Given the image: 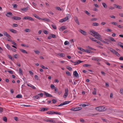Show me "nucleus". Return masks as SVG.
<instances>
[{"instance_id":"nucleus-36","label":"nucleus","mask_w":123,"mask_h":123,"mask_svg":"<svg viewBox=\"0 0 123 123\" xmlns=\"http://www.w3.org/2000/svg\"><path fill=\"white\" fill-rule=\"evenodd\" d=\"M42 20L45 21H47V22H49L50 21L49 20L48 18H42Z\"/></svg>"},{"instance_id":"nucleus-26","label":"nucleus","mask_w":123,"mask_h":123,"mask_svg":"<svg viewBox=\"0 0 123 123\" xmlns=\"http://www.w3.org/2000/svg\"><path fill=\"white\" fill-rule=\"evenodd\" d=\"M7 48L9 50H11L12 49L10 46L8 44H7L6 46Z\"/></svg>"},{"instance_id":"nucleus-58","label":"nucleus","mask_w":123,"mask_h":123,"mask_svg":"<svg viewBox=\"0 0 123 123\" xmlns=\"http://www.w3.org/2000/svg\"><path fill=\"white\" fill-rule=\"evenodd\" d=\"M18 26V25L16 24H13V27H17Z\"/></svg>"},{"instance_id":"nucleus-49","label":"nucleus","mask_w":123,"mask_h":123,"mask_svg":"<svg viewBox=\"0 0 123 123\" xmlns=\"http://www.w3.org/2000/svg\"><path fill=\"white\" fill-rule=\"evenodd\" d=\"M95 42L100 45H101V43L98 40H96Z\"/></svg>"},{"instance_id":"nucleus-53","label":"nucleus","mask_w":123,"mask_h":123,"mask_svg":"<svg viewBox=\"0 0 123 123\" xmlns=\"http://www.w3.org/2000/svg\"><path fill=\"white\" fill-rule=\"evenodd\" d=\"M91 65L88 64H85L83 65V66L84 67H88L91 66Z\"/></svg>"},{"instance_id":"nucleus-52","label":"nucleus","mask_w":123,"mask_h":123,"mask_svg":"<svg viewBox=\"0 0 123 123\" xmlns=\"http://www.w3.org/2000/svg\"><path fill=\"white\" fill-rule=\"evenodd\" d=\"M25 32H29L30 31V30L29 29H26L25 30Z\"/></svg>"},{"instance_id":"nucleus-12","label":"nucleus","mask_w":123,"mask_h":123,"mask_svg":"<svg viewBox=\"0 0 123 123\" xmlns=\"http://www.w3.org/2000/svg\"><path fill=\"white\" fill-rule=\"evenodd\" d=\"M79 31L82 34L84 35H86V33L84 31L80 29L79 30Z\"/></svg>"},{"instance_id":"nucleus-27","label":"nucleus","mask_w":123,"mask_h":123,"mask_svg":"<svg viewBox=\"0 0 123 123\" xmlns=\"http://www.w3.org/2000/svg\"><path fill=\"white\" fill-rule=\"evenodd\" d=\"M54 111H49L47 112V114H53Z\"/></svg>"},{"instance_id":"nucleus-24","label":"nucleus","mask_w":123,"mask_h":123,"mask_svg":"<svg viewBox=\"0 0 123 123\" xmlns=\"http://www.w3.org/2000/svg\"><path fill=\"white\" fill-rule=\"evenodd\" d=\"M53 113V114H55L56 115H60L61 114V113L60 112L54 111V112Z\"/></svg>"},{"instance_id":"nucleus-25","label":"nucleus","mask_w":123,"mask_h":123,"mask_svg":"<svg viewBox=\"0 0 123 123\" xmlns=\"http://www.w3.org/2000/svg\"><path fill=\"white\" fill-rule=\"evenodd\" d=\"M48 110V108H41L40 109V111H47V110Z\"/></svg>"},{"instance_id":"nucleus-8","label":"nucleus","mask_w":123,"mask_h":123,"mask_svg":"<svg viewBox=\"0 0 123 123\" xmlns=\"http://www.w3.org/2000/svg\"><path fill=\"white\" fill-rule=\"evenodd\" d=\"M69 103V102L68 101H66L64 103H61L59 105L57 106H62L63 105H66L68 104Z\"/></svg>"},{"instance_id":"nucleus-39","label":"nucleus","mask_w":123,"mask_h":123,"mask_svg":"<svg viewBox=\"0 0 123 123\" xmlns=\"http://www.w3.org/2000/svg\"><path fill=\"white\" fill-rule=\"evenodd\" d=\"M85 52L89 53H92V51L87 49L86 50Z\"/></svg>"},{"instance_id":"nucleus-62","label":"nucleus","mask_w":123,"mask_h":123,"mask_svg":"<svg viewBox=\"0 0 123 123\" xmlns=\"http://www.w3.org/2000/svg\"><path fill=\"white\" fill-rule=\"evenodd\" d=\"M67 68L69 70H72V68L69 66H68L67 67Z\"/></svg>"},{"instance_id":"nucleus-34","label":"nucleus","mask_w":123,"mask_h":123,"mask_svg":"<svg viewBox=\"0 0 123 123\" xmlns=\"http://www.w3.org/2000/svg\"><path fill=\"white\" fill-rule=\"evenodd\" d=\"M8 57L10 59L12 60L13 61L14 60V59L13 57H12L10 55H9Z\"/></svg>"},{"instance_id":"nucleus-15","label":"nucleus","mask_w":123,"mask_h":123,"mask_svg":"<svg viewBox=\"0 0 123 123\" xmlns=\"http://www.w3.org/2000/svg\"><path fill=\"white\" fill-rule=\"evenodd\" d=\"M10 31L12 33H14L16 34L17 33V31L14 29H10Z\"/></svg>"},{"instance_id":"nucleus-13","label":"nucleus","mask_w":123,"mask_h":123,"mask_svg":"<svg viewBox=\"0 0 123 123\" xmlns=\"http://www.w3.org/2000/svg\"><path fill=\"white\" fill-rule=\"evenodd\" d=\"M74 19L76 23L78 25H79V22L77 18V17H75L74 18Z\"/></svg>"},{"instance_id":"nucleus-32","label":"nucleus","mask_w":123,"mask_h":123,"mask_svg":"<svg viewBox=\"0 0 123 123\" xmlns=\"http://www.w3.org/2000/svg\"><path fill=\"white\" fill-rule=\"evenodd\" d=\"M78 49H80V50H81V51L82 52H85V51L86 50L83 49V48H81L80 47L79 48H78Z\"/></svg>"},{"instance_id":"nucleus-48","label":"nucleus","mask_w":123,"mask_h":123,"mask_svg":"<svg viewBox=\"0 0 123 123\" xmlns=\"http://www.w3.org/2000/svg\"><path fill=\"white\" fill-rule=\"evenodd\" d=\"M3 120L4 121L6 122H7V118L6 117H3Z\"/></svg>"},{"instance_id":"nucleus-64","label":"nucleus","mask_w":123,"mask_h":123,"mask_svg":"<svg viewBox=\"0 0 123 123\" xmlns=\"http://www.w3.org/2000/svg\"><path fill=\"white\" fill-rule=\"evenodd\" d=\"M36 18H37V19H38L39 20H42V18H40V17H39V16H38Z\"/></svg>"},{"instance_id":"nucleus-23","label":"nucleus","mask_w":123,"mask_h":123,"mask_svg":"<svg viewBox=\"0 0 123 123\" xmlns=\"http://www.w3.org/2000/svg\"><path fill=\"white\" fill-rule=\"evenodd\" d=\"M19 73L20 75H23V71L20 68L19 69Z\"/></svg>"},{"instance_id":"nucleus-60","label":"nucleus","mask_w":123,"mask_h":123,"mask_svg":"<svg viewBox=\"0 0 123 123\" xmlns=\"http://www.w3.org/2000/svg\"><path fill=\"white\" fill-rule=\"evenodd\" d=\"M53 103L55 104L57 102V100L56 99H54L52 100Z\"/></svg>"},{"instance_id":"nucleus-54","label":"nucleus","mask_w":123,"mask_h":123,"mask_svg":"<svg viewBox=\"0 0 123 123\" xmlns=\"http://www.w3.org/2000/svg\"><path fill=\"white\" fill-rule=\"evenodd\" d=\"M120 93L122 94H123V89L122 88L120 89Z\"/></svg>"},{"instance_id":"nucleus-20","label":"nucleus","mask_w":123,"mask_h":123,"mask_svg":"<svg viewBox=\"0 0 123 123\" xmlns=\"http://www.w3.org/2000/svg\"><path fill=\"white\" fill-rule=\"evenodd\" d=\"M12 14L11 12H8L6 14V15L7 17H9L12 15Z\"/></svg>"},{"instance_id":"nucleus-41","label":"nucleus","mask_w":123,"mask_h":123,"mask_svg":"<svg viewBox=\"0 0 123 123\" xmlns=\"http://www.w3.org/2000/svg\"><path fill=\"white\" fill-rule=\"evenodd\" d=\"M115 54L118 57H119L120 56V55L117 52V51L115 53Z\"/></svg>"},{"instance_id":"nucleus-17","label":"nucleus","mask_w":123,"mask_h":123,"mask_svg":"<svg viewBox=\"0 0 123 123\" xmlns=\"http://www.w3.org/2000/svg\"><path fill=\"white\" fill-rule=\"evenodd\" d=\"M46 121L48 122H50L52 123H55V121L54 120L52 119V120H50V119H48L46 120Z\"/></svg>"},{"instance_id":"nucleus-30","label":"nucleus","mask_w":123,"mask_h":123,"mask_svg":"<svg viewBox=\"0 0 123 123\" xmlns=\"http://www.w3.org/2000/svg\"><path fill=\"white\" fill-rule=\"evenodd\" d=\"M16 98H22V96L21 94H18L16 97Z\"/></svg>"},{"instance_id":"nucleus-33","label":"nucleus","mask_w":123,"mask_h":123,"mask_svg":"<svg viewBox=\"0 0 123 123\" xmlns=\"http://www.w3.org/2000/svg\"><path fill=\"white\" fill-rule=\"evenodd\" d=\"M99 25V24L97 23H93L92 24V25L94 26H98Z\"/></svg>"},{"instance_id":"nucleus-42","label":"nucleus","mask_w":123,"mask_h":123,"mask_svg":"<svg viewBox=\"0 0 123 123\" xmlns=\"http://www.w3.org/2000/svg\"><path fill=\"white\" fill-rule=\"evenodd\" d=\"M34 52L36 54H39L40 53V52L38 50H34Z\"/></svg>"},{"instance_id":"nucleus-44","label":"nucleus","mask_w":123,"mask_h":123,"mask_svg":"<svg viewBox=\"0 0 123 123\" xmlns=\"http://www.w3.org/2000/svg\"><path fill=\"white\" fill-rule=\"evenodd\" d=\"M56 9L59 11H62V9L60 7H55Z\"/></svg>"},{"instance_id":"nucleus-55","label":"nucleus","mask_w":123,"mask_h":123,"mask_svg":"<svg viewBox=\"0 0 123 123\" xmlns=\"http://www.w3.org/2000/svg\"><path fill=\"white\" fill-rule=\"evenodd\" d=\"M66 73L68 76H70L71 75L70 72L68 71H66Z\"/></svg>"},{"instance_id":"nucleus-22","label":"nucleus","mask_w":123,"mask_h":123,"mask_svg":"<svg viewBox=\"0 0 123 123\" xmlns=\"http://www.w3.org/2000/svg\"><path fill=\"white\" fill-rule=\"evenodd\" d=\"M66 29L65 27L64 26H63L60 27L59 30L61 31H63Z\"/></svg>"},{"instance_id":"nucleus-18","label":"nucleus","mask_w":123,"mask_h":123,"mask_svg":"<svg viewBox=\"0 0 123 123\" xmlns=\"http://www.w3.org/2000/svg\"><path fill=\"white\" fill-rule=\"evenodd\" d=\"M57 55L62 57H64L65 56L64 54L62 53H59L57 54Z\"/></svg>"},{"instance_id":"nucleus-10","label":"nucleus","mask_w":123,"mask_h":123,"mask_svg":"<svg viewBox=\"0 0 123 123\" xmlns=\"http://www.w3.org/2000/svg\"><path fill=\"white\" fill-rule=\"evenodd\" d=\"M12 19L15 20H19L21 19V18L19 17L14 16L12 17Z\"/></svg>"},{"instance_id":"nucleus-63","label":"nucleus","mask_w":123,"mask_h":123,"mask_svg":"<svg viewBox=\"0 0 123 123\" xmlns=\"http://www.w3.org/2000/svg\"><path fill=\"white\" fill-rule=\"evenodd\" d=\"M36 18H37V19H38L39 20H42V18H40V17H39V16H38Z\"/></svg>"},{"instance_id":"nucleus-2","label":"nucleus","mask_w":123,"mask_h":123,"mask_svg":"<svg viewBox=\"0 0 123 123\" xmlns=\"http://www.w3.org/2000/svg\"><path fill=\"white\" fill-rule=\"evenodd\" d=\"M95 109L96 110L99 111H104L106 109L105 107L104 106L97 107L95 108Z\"/></svg>"},{"instance_id":"nucleus-9","label":"nucleus","mask_w":123,"mask_h":123,"mask_svg":"<svg viewBox=\"0 0 123 123\" xmlns=\"http://www.w3.org/2000/svg\"><path fill=\"white\" fill-rule=\"evenodd\" d=\"M4 35L8 38H10L11 36L6 32L4 31L3 32Z\"/></svg>"},{"instance_id":"nucleus-50","label":"nucleus","mask_w":123,"mask_h":123,"mask_svg":"<svg viewBox=\"0 0 123 123\" xmlns=\"http://www.w3.org/2000/svg\"><path fill=\"white\" fill-rule=\"evenodd\" d=\"M50 35L52 37L54 38H56V36L55 35L52 34Z\"/></svg>"},{"instance_id":"nucleus-43","label":"nucleus","mask_w":123,"mask_h":123,"mask_svg":"<svg viewBox=\"0 0 123 123\" xmlns=\"http://www.w3.org/2000/svg\"><path fill=\"white\" fill-rule=\"evenodd\" d=\"M83 62V61H81L80 60H78L76 61L77 64H79Z\"/></svg>"},{"instance_id":"nucleus-14","label":"nucleus","mask_w":123,"mask_h":123,"mask_svg":"<svg viewBox=\"0 0 123 123\" xmlns=\"http://www.w3.org/2000/svg\"><path fill=\"white\" fill-rule=\"evenodd\" d=\"M109 49L111 52L113 53H114V54H115V53L116 51V50H115L111 48H109Z\"/></svg>"},{"instance_id":"nucleus-7","label":"nucleus","mask_w":123,"mask_h":123,"mask_svg":"<svg viewBox=\"0 0 123 123\" xmlns=\"http://www.w3.org/2000/svg\"><path fill=\"white\" fill-rule=\"evenodd\" d=\"M102 59V58L101 57L99 58H96L95 57L92 58V60L100 62L101 61Z\"/></svg>"},{"instance_id":"nucleus-29","label":"nucleus","mask_w":123,"mask_h":123,"mask_svg":"<svg viewBox=\"0 0 123 123\" xmlns=\"http://www.w3.org/2000/svg\"><path fill=\"white\" fill-rule=\"evenodd\" d=\"M96 91L97 90L95 88H94V91L92 92V93L94 95H96Z\"/></svg>"},{"instance_id":"nucleus-35","label":"nucleus","mask_w":123,"mask_h":123,"mask_svg":"<svg viewBox=\"0 0 123 123\" xmlns=\"http://www.w3.org/2000/svg\"><path fill=\"white\" fill-rule=\"evenodd\" d=\"M69 44V42L67 41H66L64 43V44L65 45Z\"/></svg>"},{"instance_id":"nucleus-4","label":"nucleus","mask_w":123,"mask_h":123,"mask_svg":"<svg viewBox=\"0 0 123 123\" xmlns=\"http://www.w3.org/2000/svg\"><path fill=\"white\" fill-rule=\"evenodd\" d=\"M65 92L63 96V97L65 98H66L68 95V88H66L65 90Z\"/></svg>"},{"instance_id":"nucleus-57","label":"nucleus","mask_w":123,"mask_h":123,"mask_svg":"<svg viewBox=\"0 0 123 123\" xmlns=\"http://www.w3.org/2000/svg\"><path fill=\"white\" fill-rule=\"evenodd\" d=\"M54 89V92L56 93L58 91V88L57 87H55Z\"/></svg>"},{"instance_id":"nucleus-37","label":"nucleus","mask_w":123,"mask_h":123,"mask_svg":"<svg viewBox=\"0 0 123 123\" xmlns=\"http://www.w3.org/2000/svg\"><path fill=\"white\" fill-rule=\"evenodd\" d=\"M64 22L65 21L68 20V17L66 16L65 18H63Z\"/></svg>"},{"instance_id":"nucleus-31","label":"nucleus","mask_w":123,"mask_h":123,"mask_svg":"<svg viewBox=\"0 0 123 123\" xmlns=\"http://www.w3.org/2000/svg\"><path fill=\"white\" fill-rule=\"evenodd\" d=\"M104 7L105 8H106L107 7V6L106 4L105 3L103 2L102 3Z\"/></svg>"},{"instance_id":"nucleus-40","label":"nucleus","mask_w":123,"mask_h":123,"mask_svg":"<svg viewBox=\"0 0 123 123\" xmlns=\"http://www.w3.org/2000/svg\"><path fill=\"white\" fill-rule=\"evenodd\" d=\"M50 87L52 89H55L56 87H55V86L53 84H51L50 86Z\"/></svg>"},{"instance_id":"nucleus-19","label":"nucleus","mask_w":123,"mask_h":123,"mask_svg":"<svg viewBox=\"0 0 123 123\" xmlns=\"http://www.w3.org/2000/svg\"><path fill=\"white\" fill-rule=\"evenodd\" d=\"M19 50L21 52L23 53L26 54H28V53L25 50L21 49H19Z\"/></svg>"},{"instance_id":"nucleus-6","label":"nucleus","mask_w":123,"mask_h":123,"mask_svg":"<svg viewBox=\"0 0 123 123\" xmlns=\"http://www.w3.org/2000/svg\"><path fill=\"white\" fill-rule=\"evenodd\" d=\"M81 109V108L80 107H76L75 108L73 107L70 110L74 111H76L80 110Z\"/></svg>"},{"instance_id":"nucleus-11","label":"nucleus","mask_w":123,"mask_h":123,"mask_svg":"<svg viewBox=\"0 0 123 123\" xmlns=\"http://www.w3.org/2000/svg\"><path fill=\"white\" fill-rule=\"evenodd\" d=\"M44 92V94L47 97H53V96L51 94L48 93L46 92Z\"/></svg>"},{"instance_id":"nucleus-45","label":"nucleus","mask_w":123,"mask_h":123,"mask_svg":"<svg viewBox=\"0 0 123 123\" xmlns=\"http://www.w3.org/2000/svg\"><path fill=\"white\" fill-rule=\"evenodd\" d=\"M123 43L121 42H119L118 44V45L120 46L121 47H122L123 46Z\"/></svg>"},{"instance_id":"nucleus-59","label":"nucleus","mask_w":123,"mask_h":123,"mask_svg":"<svg viewBox=\"0 0 123 123\" xmlns=\"http://www.w3.org/2000/svg\"><path fill=\"white\" fill-rule=\"evenodd\" d=\"M8 72L10 74H12L13 73V72L11 70H8Z\"/></svg>"},{"instance_id":"nucleus-46","label":"nucleus","mask_w":123,"mask_h":123,"mask_svg":"<svg viewBox=\"0 0 123 123\" xmlns=\"http://www.w3.org/2000/svg\"><path fill=\"white\" fill-rule=\"evenodd\" d=\"M89 105V104L86 105L85 104H81V106L82 107H85L86 106H88Z\"/></svg>"},{"instance_id":"nucleus-47","label":"nucleus","mask_w":123,"mask_h":123,"mask_svg":"<svg viewBox=\"0 0 123 123\" xmlns=\"http://www.w3.org/2000/svg\"><path fill=\"white\" fill-rule=\"evenodd\" d=\"M85 12L87 15H89L90 14V13L87 11L85 10L84 11Z\"/></svg>"},{"instance_id":"nucleus-56","label":"nucleus","mask_w":123,"mask_h":123,"mask_svg":"<svg viewBox=\"0 0 123 123\" xmlns=\"http://www.w3.org/2000/svg\"><path fill=\"white\" fill-rule=\"evenodd\" d=\"M12 42V44H13V45H15V46H17V45L16 43L14 41H12V42Z\"/></svg>"},{"instance_id":"nucleus-21","label":"nucleus","mask_w":123,"mask_h":123,"mask_svg":"<svg viewBox=\"0 0 123 123\" xmlns=\"http://www.w3.org/2000/svg\"><path fill=\"white\" fill-rule=\"evenodd\" d=\"M114 5L115 6V7H116L117 8L121 9L122 8V7L116 4H114Z\"/></svg>"},{"instance_id":"nucleus-38","label":"nucleus","mask_w":123,"mask_h":123,"mask_svg":"<svg viewBox=\"0 0 123 123\" xmlns=\"http://www.w3.org/2000/svg\"><path fill=\"white\" fill-rule=\"evenodd\" d=\"M109 39H110V40L112 41L113 42H116V41L115 40L114 38L111 37L109 38Z\"/></svg>"},{"instance_id":"nucleus-1","label":"nucleus","mask_w":123,"mask_h":123,"mask_svg":"<svg viewBox=\"0 0 123 123\" xmlns=\"http://www.w3.org/2000/svg\"><path fill=\"white\" fill-rule=\"evenodd\" d=\"M90 34L91 35L94 37L100 40L103 43L105 44H108V43H107V42L103 40H102L100 35L98 32L94 31L92 30L90 31Z\"/></svg>"},{"instance_id":"nucleus-16","label":"nucleus","mask_w":123,"mask_h":123,"mask_svg":"<svg viewBox=\"0 0 123 123\" xmlns=\"http://www.w3.org/2000/svg\"><path fill=\"white\" fill-rule=\"evenodd\" d=\"M73 74L74 75L75 77H77L78 76V74L76 71H74L73 72Z\"/></svg>"},{"instance_id":"nucleus-3","label":"nucleus","mask_w":123,"mask_h":123,"mask_svg":"<svg viewBox=\"0 0 123 123\" xmlns=\"http://www.w3.org/2000/svg\"><path fill=\"white\" fill-rule=\"evenodd\" d=\"M43 93H39L37 95L34 96L33 97V98L36 99H37L40 98V97H43Z\"/></svg>"},{"instance_id":"nucleus-51","label":"nucleus","mask_w":123,"mask_h":123,"mask_svg":"<svg viewBox=\"0 0 123 123\" xmlns=\"http://www.w3.org/2000/svg\"><path fill=\"white\" fill-rule=\"evenodd\" d=\"M52 26L53 28L54 29H56V25H52Z\"/></svg>"},{"instance_id":"nucleus-5","label":"nucleus","mask_w":123,"mask_h":123,"mask_svg":"<svg viewBox=\"0 0 123 123\" xmlns=\"http://www.w3.org/2000/svg\"><path fill=\"white\" fill-rule=\"evenodd\" d=\"M23 19L27 20L28 19L31 21H34V19L30 16H27V17H25L23 18Z\"/></svg>"},{"instance_id":"nucleus-61","label":"nucleus","mask_w":123,"mask_h":123,"mask_svg":"<svg viewBox=\"0 0 123 123\" xmlns=\"http://www.w3.org/2000/svg\"><path fill=\"white\" fill-rule=\"evenodd\" d=\"M90 39L92 40L94 42H95L96 40L95 38H93V37L91 38H90Z\"/></svg>"},{"instance_id":"nucleus-28","label":"nucleus","mask_w":123,"mask_h":123,"mask_svg":"<svg viewBox=\"0 0 123 123\" xmlns=\"http://www.w3.org/2000/svg\"><path fill=\"white\" fill-rule=\"evenodd\" d=\"M28 9V8L27 7L25 8H21L20 9L21 11H26Z\"/></svg>"}]
</instances>
